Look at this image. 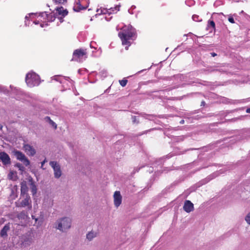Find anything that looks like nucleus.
I'll return each instance as SVG.
<instances>
[{
  "label": "nucleus",
  "mask_w": 250,
  "mask_h": 250,
  "mask_svg": "<svg viewBox=\"0 0 250 250\" xmlns=\"http://www.w3.org/2000/svg\"><path fill=\"white\" fill-rule=\"evenodd\" d=\"M118 37L122 42V44L125 46L126 50L132 44L137 37L136 30L131 25H125L118 33Z\"/></svg>",
  "instance_id": "nucleus-1"
},
{
  "label": "nucleus",
  "mask_w": 250,
  "mask_h": 250,
  "mask_svg": "<svg viewBox=\"0 0 250 250\" xmlns=\"http://www.w3.org/2000/svg\"><path fill=\"white\" fill-rule=\"evenodd\" d=\"M25 82L28 86L32 87L40 84V77L35 72H30L26 74Z\"/></svg>",
  "instance_id": "nucleus-2"
},
{
  "label": "nucleus",
  "mask_w": 250,
  "mask_h": 250,
  "mask_svg": "<svg viewBox=\"0 0 250 250\" xmlns=\"http://www.w3.org/2000/svg\"><path fill=\"white\" fill-rule=\"evenodd\" d=\"M87 58V52L86 49H78L74 51L72 60L81 62Z\"/></svg>",
  "instance_id": "nucleus-3"
},
{
  "label": "nucleus",
  "mask_w": 250,
  "mask_h": 250,
  "mask_svg": "<svg viewBox=\"0 0 250 250\" xmlns=\"http://www.w3.org/2000/svg\"><path fill=\"white\" fill-rule=\"evenodd\" d=\"M71 225V219L69 218L64 217L58 221V226L56 227V228L62 231H65L70 228Z\"/></svg>",
  "instance_id": "nucleus-4"
},
{
  "label": "nucleus",
  "mask_w": 250,
  "mask_h": 250,
  "mask_svg": "<svg viewBox=\"0 0 250 250\" xmlns=\"http://www.w3.org/2000/svg\"><path fill=\"white\" fill-rule=\"evenodd\" d=\"M13 154L17 160L22 162L25 166H28L30 165V163L29 160L21 152L15 150L13 151Z\"/></svg>",
  "instance_id": "nucleus-5"
},
{
  "label": "nucleus",
  "mask_w": 250,
  "mask_h": 250,
  "mask_svg": "<svg viewBox=\"0 0 250 250\" xmlns=\"http://www.w3.org/2000/svg\"><path fill=\"white\" fill-rule=\"evenodd\" d=\"M49 165L53 168L54 172V177L56 178H59L62 175V170L60 166L55 161H51Z\"/></svg>",
  "instance_id": "nucleus-6"
},
{
  "label": "nucleus",
  "mask_w": 250,
  "mask_h": 250,
  "mask_svg": "<svg viewBox=\"0 0 250 250\" xmlns=\"http://www.w3.org/2000/svg\"><path fill=\"white\" fill-rule=\"evenodd\" d=\"M0 161L4 165H7L11 164V159L9 155L5 152L0 153Z\"/></svg>",
  "instance_id": "nucleus-7"
},
{
  "label": "nucleus",
  "mask_w": 250,
  "mask_h": 250,
  "mask_svg": "<svg viewBox=\"0 0 250 250\" xmlns=\"http://www.w3.org/2000/svg\"><path fill=\"white\" fill-rule=\"evenodd\" d=\"M114 204L116 207L118 208L122 203V197L119 191H116L113 195Z\"/></svg>",
  "instance_id": "nucleus-8"
},
{
  "label": "nucleus",
  "mask_w": 250,
  "mask_h": 250,
  "mask_svg": "<svg viewBox=\"0 0 250 250\" xmlns=\"http://www.w3.org/2000/svg\"><path fill=\"white\" fill-rule=\"evenodd\" d=\"M184 210L189 213L194 210V205L189 200H186L183 206Z\"/></svg>",
  "instance_id": "nucleus-9"
},
{
  "label": "nucleus",
  "mask_w": 250,
  "mask_h": 250,
  "mask_svg": "<svg viewBox=\"0 0 250 250\" xmlns=\"http://www.w3.org/2000/svg\"><path fill=\"white\" fill-rule=\"evenodd\" d=\"M23 148L26 154L29 156H33L36 153L35 149L31 146L25 144L23 146Z\"/></svg>",
  "instance_id": "nucleus-10"
},
{
  "label": "nucleus",
  "mask_w": 250,
  "mask_h": 250,
  "mask_svg": "<svg viewBox=\"0 0 250 250\" xmlns=\"http://www.w3.org/2000/svg\"><path fill=\"white\" fill-rule=\"evenodd\" d=\"M10 223L6 224L0 231V236L5 238L8 236L7 232L10 230Z\"/></svg>",
  "instance_id": "nucleus-11"
},
{
  "label": "nucleus",
  "mask_w": 250,
  "mask_h": 250,
  "mask_svg": "<svg viewBox=\"0 0 250 250\" xmlns=\"http://www.w3.org/2000/svg\"><path fill=\"white\" fill-rule=\"evenodd\" d=\"M42 16L45 17L46 18V20H43V22L44 23L53 21L55 19V17L54 16L52 13H50L48 14L45 12H42Z\"/></svg>",
  "instance_id": "nucleus-12"
},
{
  "label": "nucleus",
  "mask_w": 250,
  "mask_h": 250,
  "mask_svg": "<svg viewBox=\"0 0 250 250\" xmlns=\"http://www.w3.org/2000/svg\"><path fill=\"white\" fill-rule=\"evenodd\" d=\"M29 202H31L30 197L29 195H26V197L20 203L19 207H25L26 206H29V208H31L32 206L31 204H30Z\"/></svg>",
  "instance_id": "nucleus-13"
},
{
  "label": "nucleus",
  "mask_w": 250,
  "mask_h": 250,
  "mask_svg": "<svg viewBox=\"0 0 250 250\" xmlns=\"http://www.w3.org/2000/svg\"><path fill=\"white\" fill-rule=\"evenodd\" d=\"M88 7V5L82 6L80 0L77 2L73 7V10L76 12H80L81 10H85Z\"/></svg>",
  "instance_id": "nucleus-14"
},
{
  "label": "nucleus",
  "mask_w": 250,
  "mask_h": 250,
  "mask_svg": "<svg viewBox=\"0 0 250 250\" xmlns=\"http://www.w3.org/2000/svg\"><path fill=\"white\" fill-rule=\"evenodd\" d=\"M28 190V187L27 186L26 183L25 181H23L21 184V195H27V193Z\"/></svg>",
  "instance_id": "nucleus-15"
},
{
  "label": "nucleus",
  "mask_w": 250,
  "mask_h": 250,
  "mask_svg": "<svg viewBox=\"0 0 250 250\" xmlns=\"http://www.w3.org/2000/svg\"><path fill=\"white\" fill-rule=\"evenodd\" d=\"M56 13L59 15H61L62 17H64L68 14V11L66 9H64L62 6L60 7H57L56 9Z\"/></svg>",
  "instance_id": "nucleus-16"
},
{
  "label": "nucleus",
  "mask_w": 250,
  "mask_h": 250,
  "mask_svg": "<svg viewBox=\"0 0 250 250\" xmlns=\"http://www.w3.org/2000/svg\"><path fill=\"white\" fill-rule=\"evenodd\" d=\"M97 12L98 13V14H110V11H109V8H105L101 7L99 9H97Z\"/></svg>",
  "instance_id": "nucleus-17"
},
{
  "label": "nucleus",
  "mask_w": 250,
  "mask_h": 250,
  "mask_svg": "<svg viewBox=\"0 0 250 250\" xmlns=\"http://www.w3.org/2000/svg\"><path fill=\"white\" fill-rule=\"evenodd\" d=\"M121 5L120 4L116 5L113 7H110L109 8V11H110V13L111 14H114L116 13L117 12H118L120 10Z\"/></svg>",
  "instance_id": "nucleus-18"
},
{
  "label": "nucleus",
  "mask_w": 250,
  "mask_h": 250,
  "mask_svg": "<svg viewBox=\"0 0 250 250\" xmlns=\"http://www.w3.org/2000/svg\"><path fill=\"white\" fill-rule=\"evenodd\" d=\"M44 120L46 122H48L49 124L54 128L55 129L57 128V125L56 124L54 121H53L49 117L47 116L45 117Z\"/></svg>",
  "instance_id": "nucleus-19"
},
{
  "label": "nucleus",
  "mask_w": 250,
  "mask_h": 250,
  "mask_svg": "<svg viewBox=\"0 0 250 250\" xmlns=\"http://www.w3.org/2000/svg\"><path fill=\"white\" fill-rule=\"evenodd\" d=\"M97 235L96 232H94L92 231L89 232L86 235V238L89 240H91L93 238L95 237Z\"/></svg>",
  "instance_id": "nucleus-20"
},
{
  "label": "nucleus",
  "mask_w": 250,
  "mask_h": 250,
  "mask_svg": "<svg viewBox=\"0 0 250 250\" xmlns=\"http://www.w3.org/2000/svg\"><path fill=\"white\" fill-rule=\"evenodd\" d=\"M26 216L27 215L24 211H21L17 215V217L19 219H24Z\"/></svg>",
  "instance_id": "nucleus-21"
},
{
  "label": "nucleus",
  "mask_w": 250,
  "mask_h": 250,
  "mask_svg": "<svg viewBox=\"0 0 250 250\" xmlns=\"http://www.w3.org/2000/svg\"><path fill=\"white\" fill-rule=\"evenodd\" d=\"M127 82L128 81L125 78L123 80L119 81V83L123 87H125L126 85Z\"/></svg>",
  "instance_id": "nucleus-22"
},
{
  "label": "nucleus",
  "mask_w": 250,
  "mask_h": 250,
  "mask_svg": "<svg viewBox=\"0 0 250 250\" xmlns=\"http://www.w3.org/2000/svg\"><path fill=\"white\" fill-rule=\"evenodd\" d=\"M15 166L19 168L21 172L23 171L25 169L24 167L20 163H18L15 164Z\"/></svg>",
  "instance_id": "nucleus-23"
},
{
  "label": "nucleus",
  "mask_w": 250,
  "mask_h": 250,
  "mask_svg": "<svg viewBox=\"0 0 250 250\" xmlns=\"http://www.w3.org/2000/svg\"><path fill=\"white\" fill-rule=\"evenodd\" d=\"M16 174V172H14L13 171H10L9 173L8 174V178L11 180H16L15 179H14L13 176L15 175Z\"/></svg>",
  "instance_id": "nucleus-24"
},
{
  "label": "nucleus",
  "mask_w": 250,
  "mask_h": 250,
  "mask_svg": "<svg viewBox=\"0 0 250 250\" xmlns=\"http://www.w3.org/2000/svg\"><path fill=\"white\" fill-rule=\"evenodd\" d=\"M208 26H211L214 29H215V23L212 20H209L208 21Z\"/></svg>",
  "instance_id": "nucleus-25"
},
{
  "label": "nucleus",
  "mask_w": 250,
  "mask_h": 250,
  "mask_svg": "<svg viewBox=\"0 0 250 250\" xmlns=\"http://www.w3.org/2000/svg\"><path fill=\"white\" fill-rule=\"evenodd\" d=\"M192 18L193 20L195 21H200L199 17V16H198L197 15H193L192 16Z\"/></svg>",
  "instance_id": "nucleus-26"
},
{
  "label": "nucleus",
  "mask_w": 250,
  "mask_h": 250,
  "mask_svg": "<svg viewBox=\"0 0 250 250\" xmlns=\"http://www.w3.org/2000/svg\"><path fill=\"white\" fill-rule=\"evenodd\" d=\"M245 220L249 225H250V212L246 216Z\"/></svg>",
  "instance_id": "nucleus-27"
},
{
  "label": "nucleus",
  "mask_w": 250,
  "mask_h": 250,
  "mask_svg": "<svg viewBox=\"0 0 250 250\" xmlns=\"http://www.w3.org/2000/svg\"><path fill=\"white\" fill-rule=\"evenodd\" d=\"M38 18H39V20H40L42 22H43V20H46V18L45 17L42 16V13L39 14Z\"/></svg>",
  "instance_id": "nucleus-28"
},
{
  "label": "nucleus",
  "mask_w": 250,
  "mask_h": 250,
  "mask_svg": "<svg viewBox=\"0 0 250 250\" xmlns=\"http://www.w3.org/2000/svg\"><path fill=\"white\" fill-rule=\"evenodd\" d=\"M32 192L33 194H35L37 192V188L35 185H33L32 188Z\"/></svg>",
  "instance_id": "nucleus-29"
},
{
  "label": "nucleus",
  "mask_w": 250,
  "mask_h": 250,
  "mask_svg": "<svg viewBox=\"0 0 250 250\" xmlns=\"http://www.w3.org/2000/svg\"><path fill=\"white\" fill-rule=\"evenodd\" d=\"M228 20L231 23H234L235 22L234 20L232 17H229L228 19Z\"/></svg>",
  "instance_id": "nucleus-30"
},
{
  "label": "nucleus",
  "mask_w": 250,
  "mask_h": 250,
  "mask_svg": "<svg viewBox=\"0 0 250 250\" xmlns=\"http://www.w3.org/2000/svg\"><path fill=\"white\" fill-rule=\"evenodd\" d=\"M56 1L59 3H63L66 1V0H56Z\"/></svg>",
  "instance_id": "nucleus-31"
},
{
  "label": "nucleus",
  "mask_w": 250,
  "mask_h": 250,
  "mask_svg": "<svg viewBox=\"0 0 250 250\" xmlns=\"http://www.w3.org/2000/svg\"><path fill=\"white\" fill-rule=\"evenodd\" d=\"M210 55H211V56L212 57H215V56H217V54H216V53H214V52H212V53H210Z\"/></svg>",
  "instance_id": "nucleus-32"
},
{
  "label": "nucleus",
  "mask_w": 250,
  "mask_h": 250,
  "mask_svg": "<svg viewBox=\"0 0 250 250\" xmlns=\"http://www.w3.org/2000/svg\"><path fill=\"white\" fill-rule=\"evenodd\" d=\"M205 105V102L203 101L202 102H201V106H204Z\"/></svg>",
  "instance_id": "nucleus-33"
},
{
  "label": "nucleus",
  "mask_w": 250,
  "mask_h": 250,
  "mask_svg": "<svg viewBox=\"0 0 250 250\" xmlns=\"http://www.w3.org/2000/svg\"><path fill=\"white\" fill-rule=\"evenodd\" d=\"M246 112L248 113H250V107L247 109Z\"/></svg>",
  "instance_id": "nucleus-34"
},
{
  "label": "nucleus",
  "mask_w": 250,
  "mask_h": 250,
  "mask_svg": "<svg viewBox=\"0 0 250 250\" xmlns=\"http://www.w3.org/2000/svg\"><path fill=\"white\" fill-rule=\"evenodd\" d=\"M46 162V160L45 159L43 162H42V167L44 164V163Z\"/></svg>",
  "instance_id": "nucleus-35"
},
{
  "label": "nucleus",
  "mask_w": 250,
  "mask_h": 250,
  "mask_svg": "<svg viewBox=\"0 0 250 250\" xmlns=\"http://www.w3.org/2000/svg\"><path fill=\"white\" fill-rule=\"evenodd\" d=\"M184 122V120H182V121L180 122V123L183 124Z\"/></svg>",
  "instance_id": "nucleus-36"
},
{
  "label": "nucleus",
  "mask_w": 250,
  "mask_h": 250,
  "mask_svg": "<svg viewBox=\"0 0 250 250\" xmlns=\"http://www.w3.org/2000/svg\"><path fill=\"white\" fill-rule=\"evenodd\" d=\"M2 125L0 124V129H2Z\"/></svg>",
  "instance_id": "nucleus-37"
}]
</instances>
